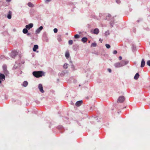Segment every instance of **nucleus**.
<instances>
[{
    "label": "nucleus",
    "mask_w": 150,
    "mask_h": 150,
    "mask_svg": "<svg viewBox=\"0 0 150 150\" xmlns=\"http://www.w3.org/2000/svg\"><path fill=\"white\" fill-rule=\"evenodd\" d=\"M139 21H137V22H139Z\"/></svg>",
    "instance_id": "58836bf2"
},
{
    "label": "nucleus",
    "mask_w": 150,
    "mask_h": 150,
    "mask_svg": "<svg viewBox=\"0 0 150 150\" xmlns=\"http://www.w3.org/2000/svg\"><path fill=\"white\" fill-rule=\"evenodd\" d=\"M28 6L30 7H33L34 6L33 5L31 2H29L28 4Z\"/></svg>",
    "instance_id": "412c9836"
},
{
    "label": "nucleus",
    "mask_w": 150,
    "mask_h": 150,
    "mask_svg": "<svg viewBox=\"0 0 150 150\" xmlns=\"http://www.w3.org/2000/svg\"><path fill=\"white\" fill-rule=\"evenodd\" d=\"M99 41H100L101 42H102L103 41V40L101 39H99Z\"/></svg>",
    "instance_id": "f704fd0d"
},
{
    "label": "nucleus",
    "mask_w": 150,
    "mask_h": 150,
    "mask_svg": "<svg viewBox=\"0 0 150 150\" xmlns=\"http://www.w3.org/2000/svg\"><path fill=\"white\" fill-rule=\"evenodd\" d=\"M43 27L42 26H40L36 30V32L37 33H40V31L42 29Z\"/></svg>",
    "instance_id": "1a4fd4ad"
},
{
    "label": "nucleus",
    "mask_w": 150,
    "mask_h": 150,
    "mask_svg": "<svg viewBox=\"0 0 150 150\" xmlns=\"http://www.w3.org/2000/svg\"><path fill=\"white\" fill-rule=\"evenodd\" d=\"M69 44L70 45H71L73 44V41L72 40H70L68 42Z\"/></svg>",
    "instance_id": "4be33fe9"
},
{
    "label": "nucleus",
    "mask_w": 150,
    "mask_h": 150,
    "mask_svg": "<svg viewBox=\"0 0 150 150\" xmlns=\"http://www.w3.org/2000/svg\"><path fill=\"white\" fill-rule=\"evenodd\" d=\"M83 102L82 100H80L77 101L76 103V105L77 106H79L82 104Z\"/></svg>",
    "instance_id": "6e6552de"
},
{
    "label": "nucleus",
    "mask_w": 150,
    "mask_h": 150,
    "mask_svg": "<svg viewBox=\"0 0 150 150\" xmlns=\"http://www.w3.org/2000/svg\"><path fill=\"white\" fill-rule=\"evenodd\" d=\"M91 46L95 47L96 46V44L95 43H93L91 44Z\"/></svg>",
    "instance_id": "a878e982"
},
{
    "label": "nucleus",
    "mask_w": 150,
    "mask_h": 150,
    "mask_svg": "<svg viewBox=\"0 0 150 150\" xmlns=\"http://www.w3.org/2000/svg\"><path fill=\"white\" fill-rule=\"evenodd\" d=\"M38 88L40 91L42 93H44V91L43 90V87L41 84H39L38 85Z\"/></svg>",
    "instance_id": "39448f33"
},
{
    "label": "nucleus",
    "mask_w": 150,
    "mask_h": 150,
    "mask_svg": "<svg viewBox=\"0 0 150 150\" xmlns=\"http://www.w3.org/2000/svg\"><path fill=\"white\" fill-rule=\"evenodd\" d=\"M57 28H55L54 29V32L55 33H56L57 32Z\"/></svg>",
    "instance_id": "cd10ccee"
},
{
    "label": "nucleus",
    "mask_w": 150,
    "mask_h": 150,
    "mask_svg": "<svg viewBox=\"0 0 150 150\" xmlns=\"http://www.w3.org/2000/svg\"><path fill=\"white\" fill-rule=\"evenodd\" d=\"M99 32L98 29L96 28L94 29L93 31V33L94 34L97 35L98 34Z\"/></svg>",
    "instance_id": "9d476101"
},
{
    "label": "nucleus",
    "mask_w": 150,
    "mask_h": 150,
    "mask_svg": "<svg viewBox=\"0 0 150 150\" xmlns=\"http://www.w3.org/2000/svg\"><path fill=\"white\" fill-rule=\"evenodd\" d=\"M145 62L144 59H143L142 60L141 64V67H143L145 65Z\"/></svg>",
    "instance_id": "9b49d317"
},
{
    "label": "nucleus",
    "mask_w": 150,
    "mask_h": 150,
    "mask_svg": "<svg viewBox=\"0 0 150 150\" xmlns=\"http://www.w3.org/2000/svg\"><path fill=\"white\" fill-rule=\"evenodd\" d=\"M119 59L120 60H121L122 59V57L121 56H120L119 57Z\"/></svg>",
    "instance_id": "2f4dec72"
},
{
    "label": "nucleus",
    "mask_w": 150,
    "mask_h": 150,
    "mask_svg": "<svg viewBox=\"0 0 150 150\" xmlns=\"http://www.w3.org/2000/svg\"><path fill=\"white\" fill-rule=\"evenodd\" d=\"M47 1L49 2L51 1V0H46Z\"/></svg>",
    "instance_id": "4c0bfd02"
},
{
    "label": "nucleus",
    "mask_w": 150,
    "mask_h": 150,
    "mask_svg": "<svg viewBox=\"0 0 150 150\" xmlns=\"http://www.w3.org/2000/svg\"><path fill=\"white\" fill-rule=\"evenodd\" d=\"M116 2L118 4L120 3V0H116Z\"/></svg>",
    "instance_id": "c756f323"
},
{
    "label": "nucleus",
    "mask_w": 150,
    "mask_h": 150,
    "mask_svg": "<svg viewBox=\"0 0 150 150\" xmlns=\"http://www.w3.org/2000/svg\"><path fill=\"white\" fill-rule=\"evenodd\" d=\"M5 79V76L3 74L0 73V83H1V80H3V79Z\"/></svg>",
    "instance_id": "20e7f679"
},
{
    "label": "nucleus",
    "mask_w": 150,
    "mask_h": 150,
    "mask_svg": "<svg viewBox=\"0 0 150 150\" xmlns=\"http://www.w3.org/2000/svg\"><path fill=\"white\" fill-rule=\"evenodd\" d=\"M6 1H8V2H10L11 1V0H6Z\"/></svg>",
    "instance_id": "c9c22d12"
},
{
    "label": "nucleus",
    "mask_w": 150,
    "mask_h": 150,
    "mask_svg": "<svg viewBox=\"0 0 150 150\" xmlns=\"http://www.w3.org/2000/svg\"><path fill=\"white\" fill-rule=\"evenodd\" d=\"M28 82L27 81H24L23 83V85L24 86V87H26L27 85H28Z\"/></svg>",
    "instance_id": "6ab92c4d"
},
{
    "label": "nucleus",
    "mask_w": 150,
    "mask_h": 150,
    "mask_svg": "<svg viewBox=\"0 0 150 150\" xmlns=\"http://www.w3.org/2000/svg\"><path fill=\"white\" fill-rule=\"evenodd\" d=\"M146 64L150 66V60L147 61Z\"/></svg>",
    "instance_id": "bb28decb"
},
{
    "label": "nucleus",
    "mask_w": 150,
    "mask_h": 150,
    "mask_svg": "<svg viewBox=\"0 0 150 150\" xmlns=\"http://www.w3.org/2000/svg\"><path fill=\"white\" fill-rule=\"evenodd\" d=\"M33 75L36 77L38 78L42 76L44 74L43 72L41 71H35L33 72Z\"/></svg>",
    "instance_id": "f257e3e1"
},
{
    "label": "nucleus",
    "mask_w": 150,
    "mask_h": 150,
    "mask_svg": "<svg viewBox=\"0 0 150 150\" xmlns=\"http://www.w3.org/2000/svg\"><path fill=\"white\" fill-rule=\"evenodd\" d=\"M65 56L67 58H68L69 56V53L68 51H67L66 52Z\"/></svg>",
    "instance_id": "ddd939ff"
},
{
    "label": "nucleus",
    "mask_w": 150,
    "mask_h": 150,
    "mask_svg": "<svg viewBox=\"0 0 150 150\" xmlns=\"http://www.w3.org/2000/svg\"><path fill=\"white\" fill-rule=\"evenodd\" d=\"M125 98L124 96H121L119 97L118 99L117 102L123 103L125 100Z\"/></svg>",
    "instance_id": "f03ea898"
},
{
    "label": "nucleus",
    "mask_w": 150,
    "mask_h": 150,
    "mask_svg": "<svg viewBox=\"0 0 150 150\" xmlns=\"http://www.w3.org/2000/svg\"><path fill=\"white\" fill-rule=\"evenodd\" d=\"M38 46L37 45H34L33 48V50L34 52H35L36 51V50L38 49Z\"/></svg>",
    "instance_id": "f8f14e48"
},
{
    "label": "nucleus",
    "mask_w": 150,
    "mask_h": 150,
    "mask_svg": "<svg viewBox=\"0 0 150 150\" xmlns=\"http://www.w3.org/2000/svg\"><path fill=\"white\" fill-rule=\"evenodd\" d=\"M30 33H27V35H30Z\"/></svg>",
    "instance_id": "e433bc0d"
},
{
    "label": "nucleus",
    "mask_w": 150,
    "mask_h": 150,
    "mask_svg": "<svg viewBox=\"0 0 150 150\" xmlns=\"http://www.w3.org/2000/svg\"><path fill=\"white\" fill-rule=\"evenodd\" d=\"M17 52L15 51L12 52H11V56L12 58H14L17 55Z\"/></svg>",
    "instance_id": "7ed1b4c3"
},
{
    "label": "nucleus",
    "mask_w": 150,
    "mask_h": 150,
    "mask_svg": "<svg viewBox=\"0 0 150 150\" xmlns=\"http://www.w3.org/2000/svg\"><path fill=\"white\" fill-rule=\"evenodd\" d=\"M33 26V23H30L28 25H26L25 26V28L28 29H30Z\"/></svg>",
    "instance_id": "423d86ee"
},
{
    "label": "nucleus",
    "mask_w": 150,
    "mask_h": 150,
    "mask_svg": "<svg viewBox=\"0 0 150 150\" xmlns=\"http://www.w3.org/2000/svg\"><path fill=\"white\" fill-rule=\"evenodd\" d=\"M9 14H8L7 15V18L9 19H10L11 18V11H9Z\"/></svg>",
    "instance_id": "2eb2a0df"
},
{
    "label": "nucleus",
    "mask_w": 150,
    "mask_h": 150,
    "mask_svg": "<svg viewBox=\"0 0 150 150\" xmlns=\"http://www.w3.org/2000/svg\"><path fill=\"white\" fill-rule=\"evenodd\" d=\"M139 76V74H138V73H137L135 75L134 77V79L135 80H137L138 79Z\"/></svg>",
    "instance_id": "4468645a"
},
{
    "label": "nucleus",
    "mask_w": 150,
    "mask_h": 150,
    "mask_svg": "<svg viewBox=\"0 0 150 150\" xmlns=\"http://www.w3.org/2000/svg\"><path fill=\"white\" fill-rule=\"evenodd\" d=\"M27 29L26 28L24 29L23 30V33L24 34L27 33L28 32Z\"/></svg>",
    "instance_id": "aec40b11"
},
{
    "label": "nucleus",
    "mask_w": 150,
    "mask_h": 150,
    "mask_svg": "<svg viewBox=\"0 0 150 150\" xmlns=\"http://www.w3.org/2000/svg\"><path fill=\"white\" fill-rule=\"evenodd\" d=\"M113 53L114 54H116L117 53V51L116 50H114Z\"/></svg>",
    "instance_id": "c85d7f7f"
},
{
    "label": "nucleus",
    "mask_w": 150,
    "mask_h": 150,
    "mask_svg": "<svg viewBox=\"0 0 150 150\" xmlns=\"http://www.w3.org/2000/svg\"><path fill=\"white\" fill-rule=\"evenodd\" d=\"M114 66L116 67H119L123 66V64H121L120 62H117L115 63L114 64Z\"/></svg>",
    "instance_id": "0eeeda50"
},
{
    "label": "nucleus",
    "mask_w": 150,
    "mask_h": 150,
    "mask_svg": "<svg viewBox=\"0 0 150 150\" xmlns=\"http://www.w3.org/2000/svg\"><path fill=\"white\" fill-rule=\"evenodd\" d=\"M62 37L61 35H59L57 36V40L59 42H60L62 41Z\"/></svg>",
    "instance_id": "f3484780"
},
{
    "label": "nucleus",
    "mask_w": 150,
    "mask_h": 150,
    "mask_svg": "<svg viewBox=\"0 0 150 150\" xmlns=\"http://www.w3.org/2000/svg\"><path fill=\"white\" fill-rule=\"evenodd\" d=\"M106 35H109V31H107L105 32Z\"/></svg>",
    "instance_id": "7c9ffc66"
},
{
    "label": "nucleus",
    "mask_w": 150,
    "mask_h": 150,
    "mask_svg": "<svg viewBox=\"0 0 150 150\" xmlns=\"http://www.w3.org/2000/svg\"><path fill=\"white\" fill-rule=\"evenodd\" d=\"M87 40V38L86 37H83L82 38L81 41L83 42H86Z\"/></svg>",
    "instance_id": "dca6fc26"
},
{
    "label": "nucleus",
    "mask_w": 150,
    "mask_h": 150,
    "mask_svg": "<svg viewBox=\"0 0 150 150\" xmlns=\"http://www.w3.org/2000/svg\"><path fill=\"white\" fill-rule=\"evenodd\" d=\"M108 70L109 72L110 73L111 72V69H108Z\"/></svg>",
    "instance_id": "473e14b6"
},
{
    "label": "nucleus",
    "mask_w": 150,
    "mask_h": 150,
    "mask_svg": "<svg viewBox=\"0 0 150 150\" xmlns=\"http://www.w3.org/2000/svg\"><path fill=\"white\" fill-rule=\"evenodd\" d=\"M120 63L121 64H123V66L126 64H127V62L125 60H122Z\"/></svg>",
    "instance_id": "a211bd4d"
},
{
    "label": "nucleus",
    "mask_w": 150,
    "mask_h": 150,
    "mask_svg": "<svg viewBox=\"0 0 150 150\" xmlns=\"http://www.w3.org/2000/svg\"><path fill=\"white\" fill-rule=\"evenodd\" d=\"M74 37L76 38H79L80 36L79 35L76 34L74 35Z\"/></svg>",
    "instance_id": "b1692460"
},
{
    "label": "nucleus",
    "mask_w": 150,
    "mask_h": 150,
    "mask_svg": "<svg viewBox=\"0 0 150 150\" xmlns=\"http://www.w3.org/2000/svg\"><path fill=\"white\" fill-rule=\"evenodd\" d=\"M105 45L106 47L108 49L110 48V45L108 44H106Z\"/></svg>",
    "instance_id": "393cba45"
},
{
    "label": "nucleus",
    "mask_w": 150,
    "mask_h": 150,
    "mask_svg": "<svg viewBox=\"0 0 150 150\" xmlns=\"http://www.w3.org/2000/svg\"><path fill=\"white\" fill-rule=\"evenodd\" d=\"M63 67L64 69H67L68 67L67 64H65L63 66Z\"/></svg>",
    "instance_id": "5701e85b"
},
{
    "label": "nucleus",
    "mask_w": 150,
    "mask_h": 150,
    "mask_svg": "<svg viewBox=\"0 0 150 150\" xmlns=\"http://www.w3.org/2000/svg\"><path fill=\"white\" fill-rule=\"evenodd\" d=\"M3 69L4 70H5V69H6V67L5 66H3Z\"/></svg>",
    "instance_id": "72a5a7b5"
}]
</instances>
